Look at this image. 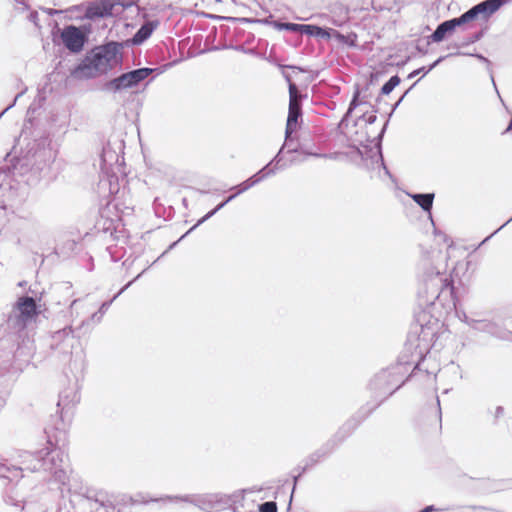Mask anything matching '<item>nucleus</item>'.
Wrapping results in <instances>:
<instances>
[{
  "mask_svg": "<svg viewBox=\"0 0 512 512\" xmlns=\"http://www.w3.org/2000/svg\"><path fill=\"white\" fill-rule=\"evenodd\" d=\"M141 274H142V273L138 274V275L135 277V279H134L133 281H135V280H137L138 278H140Z\"/></svg>",
  "mask_w": 512,
  "mask_h": 512,
  "instance_id": "52",
  "label": "nucleus"
},
{
  "mask_svg": "<svg viewBox=\"0 0 512 512\" xmlns=\"http://www.w3.org/2000/svg\"><path fill=\"white\" fill-rule=\"evenodd\" d=\"M78 302H79V299H75V300H73V301L71 302L70 308H71V309H73V308L77 305V303H78Z\"/></svg>",
  "mask_w": 512,
  "mask_h": 512,
  "instance_id": "46",
  "label": "nucleus"
},
{
  "mask_svg": "<svg viewBox=\"0 0 512 512\" xmlns=\"http://www.w3.org/2000/svg\"><path fill=\"white\" fill-rule=\"evenodd\" d=\"M302 115L301 107H297L294 102L289 105L288 117L285 130V145L289 146V137L296 130L299 118Z\"/></svg>",
  "mask_w": 512,
  "mask_h": 512,
  "instance_id": "13",
  "label": "nucleus"
},
{
  "mask_svg": "<svg viewBox=\"0 0 512 512\" xmlns=\"http://www.w3.org/2000/svg\"><path fill=\"white\" fill-rule=\"evenodd\" d=\"M19 7H17L21 11H25L29 8L28 4L25 2V0H14Z\"/></svg>",
  "mask_w": 512,
  "mask_h": 512,
  "instance_id": "35",
  "label": "nucleus"
},
{
  "mask_svg": "<svg viewBox=\"0 0 512 512\" xmlns=\"http://www.w3.org/2000/svg\"><path fill=\"white\" fill-rule=\"evenodd\" d=\"M99 315H100L99 311H98V312L93 313V314H92V316H91V321L96 322V323H99V322H100V321H98V317H99Z\"/></svg>",
  "mask_w": 512,
  "mask_h": 512,
  "instance_id": "44",
  "label": "nucleus"
},
{
  "mask_svg": "<svg viewBox=\"0 0 512 512\" xmlns=\"http://www.w3.org/2000/svg\"><path fill=\"white\" fill-rule=\"evenodd\" d=\"M349 38H350V36H346V38H343L342 43H347V39H349Z\"/></svg>",
  "mask_w": 512,
  "mask_h": 512,
  "instance_id": "49",
  "label": "nucleus"
},
{
  "mask_svg": "<svg viewBox=\"0 0 512 512\" xmlns=\"http://www.w3.org/2000/svg\"><path fill=\"white\" fill-rule=\"evenodd\" d=\"M375 120H376V116L375 115H371V116L368 117L367 122L369 124H372V123L375 122Z\"/></svg>",
  "mask_w": 512,
  "mask_h": 512,
  "instance_id": "45",
  "label": "nucleus"
},
{
  "mask_svg": "<svg viewBox=\"0 0 512 512\" xmlns=\"http://www.w3.org/2000/svg\"><path fill=\"white\" fill-rule=\"evenodd\" d=\"M482 37V32L471 35V41L477 42Z\"/></svg>",
  "mask_w": 512,
  "mask_h": 512,
  "instance_id": "41",
  "label": "nucleus"
},
{
  "mask_svg": "<svg viewBox=\"0 0 512 512\" xmlns=\"http://www.w3.org/2000/svg\"><path fill=\"white\" fill-rule=\"evenodd\" d=\"M505 410L502 406H497L494 411V421L497 422L504 416Z\"/></svg>",
  "mask_w": 512,
  "mask_h": 512,
  "instance_id": "33",
  "label": "nucleus"
},
{
  "mask_svg": "<svg viewBox=\"0 0 512 512\" xmlns=\"http://www.w3.org/2000/svg\"><path fill=\"white\" fill-rule=\"evenodd\" d=\"M474 43L473 41H471V36H469L467 39L463 40L460 44L457 45L458 48L460 47H464V46H467L469 44H472Z\"/></svg>",
  "mask_w": 512,
  "mask_h": 512,
  "instance_id": "37",
  "label": "nucleus"
},
{
  "mask_svg": "<svg viewBox=\"0 0 512 512\" xmlns=\"http://www.w3.org/2000/svg\"><path fill=\"white\" fill-rule=\"evenodd\" d=\"M301 100H302V95L299 92L297 86L294 83L290 82L289 83V105H292V102H294V104L297 107H301Z\"/></svg>",
  "mask_w": 512,
  "mask_h": 512,
  "instance_id": "22",
  "label": "nucleus"
},
{
  "mask_svg": "<svg viewBox=\"0 0 512 512\" xmlns=\"http://www.w3.org/2000/svg\"><path fill=\"white\" fill-rule=\"evenodd\" d=\"M154 72L152 68H138L122 73L103 84L102 90L109 93H119L137 87L142 81Z\"/></svg>",
  "mask_w": 512,
  "mask_h": 512,
  "instance_id": "7",
  "label": "nucleus"
},
{
  "mask_svg": "<svg viewBox=\"0 0 512 512\" xmlns=\"http://www.w3.org/2000/svg\"><path fill=\"white\" fill-rule=\"evenodd\" d=\"M452 282L439 268L428 264L425 266L418 289V298L423 306H431L441 295H453Z\"/></svg>",
  "mask_w": 512,
  "mask_h": 512,
  "instance_id": "3",
  "label": "nucleus"
},
{
  "mask_svg": "<svg viewBox=\"0 0 512 512\" xmlns=\"http://www.w3.org/2000/svg\"><path fill=\"white\" fill-rule=\"evenodd\" d=\"M26 284H27L26 281H21V282L18 283V286L24 287V286H26Z\"/></svg>",
  "mask_w": 512,
  "mask_h": 512,
  "instance_id": "48",
  "label": "nucleus"
},
{
  "mask_svg": "<svg viewBox=\"0 0 512 512\" xmlns=\"http://www.w3.org/2000/svg\"><path fill=\"white\" fill-rule=\"evenodd\" d=\"M259 512H277V505L273 501L264 502L259 506Z\"/></svg>",
  "mask_w": 512,
  "mask_h": 512,
  "instance_id": "28",
  "label": "nucleus"
},
{
  "mask_svg": "<svg viewBox=\"0 0 512 512\" xmlns=\"http://www.w3.org/2000/svg\"><path fill=\"white\" fill-rule=\"evenodd\" d=\"M122 61L120 47L111 42L95 48L92 53L72 71L76 79H91L108 73Z\"/></svg>",
  "mask_w": 512,
  "mask_h": 512,
  "instance_id": "2",
  "label": "nucleus"
},
{
  "mask_svg": "<svg viewBox=\"0 0 512 512\" xmlns=\"http://www.w3.org/2000/svg\"><path fill=\"white\" fill-rule=\"evenodd\" d=\"M61 39L64 46L73 53H78L83 49L86 41L85 34L80 28L69 25L66 26L61 32Z\"/></svg>",
  "mask_w": 512,
  "mask_h": 512,
  "instance_id": "10",
  "label": "nucleus"
},
{
  "mask_svg": "<svg viewBox=\"0 0 512 512\" xmlns=\"http://www.w3.org/2000/svg\"><path fill=\"white\" fill-rule=\"evenodd\" d=\"M445 57H440L438 58L435 62H433L428 68H425V67H421L419 69H416L414 71H412L409 75H408V78L409 79H412L414 77H416L417 75H419L420 73H423V75H426L428 74L433 68H435L440 62H442L444 60Z\"/></svg>",
  "mask_w": 512,
  "mask_h": 512,
  "instance_id": "24",
  "label": "nucleus"
},
{
  "mask_svg": "<svg viewBox=\"0 0 512 512\" xmlns=\"http://www.w3.org/2000/svg\"><path fill=\"white\" fill-rule=\"evenodd\" d=\"M302 34L320 38H330L331 29H325L316 25L304 24Z\"/></svg>",
  "mask_w": 512,
  "mask_h": 512,
  "instance_id": "16",
  "label": "nucleus"
},
{
  "mask_svg": "<svg viewBox=\"0 0 512 512\" xmlns=\"http://www.w3.org/2000/svg\"><path fill=\"white\" fill-rule=\"evenodd\" d=\"M303 25L304 24H296V23H289V22L276 23V27L280 30L299 32L301 34H302V30H303Z\"/></svg>",
  "mask_w": 512,
  "mask_h": 512,
  "instance_id": "26",
  "label": "nucleus"
},
{
  "mask_svg": "<svg viewBox=\"0 0 512 512\" xmlns=\"http://www.w3.org/2000/svg\"><path fill=\"white\" fill-rule=\"evenodd\" d=\"M73 329L71 326H66L62 329L55 331L52 335L53 344L59 346L66 338L72 337Z\"/></svg>",
  "mask_w": 512,
  "mask_h": 512,
  "instance_id": "20",
  "label": "nucleus"
},
{
  "mask_svg": "<svg viewBox=\"0 0 512 512\" xmlns=\"http://www.w3.org/2000/svg\"><path fill=\"white\" fill-rule=\"evenodd\" d=\"M275 172H276V167H271V163H268L265 167H263L255 175H253L249 179L245 180L240 185L233 187L232 189H237L236 193H234L233 195H236V197H237L238 195H240L241 193L250 189L257 183L261 182L266 177L275 174Z\"/></svg>",
  "mask_w": 512,
  "mask_h": 512,
  "instance_id": "11",
  "label": "nucleus"
},
{
  "mask_svg": "<svg viewBox=\"0 0 512 512\" xmlns=\"http://www.w3.org/2000/svg\"><path fill=\"white\" fill-rule=\"evenodd\" d=\"M22 94H23V92H20V93H18V94L15 96V98H14L13 102H12L8 107H6V108H5V109L0 113V118H1V117H2V116H3V115H4V114L9 110V109H11V108L15 105L16 101L19 99V97H21V96H22Z\"/></svg>",
  "mask_w": 512,
  "mask_h": 512,
  "instance_id": "34",
  "label": "nucleus"
},
{
  "mask_svg": "<svg viewBox=\"0 0 512 512\" xmlns=\"http://www.w3.org/2000/svg\"><path fill=\"white\" fill-rule=\"evenodd\" d=\"M471 56H474L476 57L477 59H479L480 61L482 62H485L487 64H490L489 60L487 58H485L483 55L481 54H471Z\"/></svg>",
  "mask_w": 512,
  "mask_h": 512,
  "instance_id": "40",
  "label": "nucleus"
},
{
  "mask_svg": "<svg viewBox=\"0 0 512 512\" xmlns=\"http://www.w3.org/2000/svg\"><path fill=\"white\" fill-rule=\"evenodd\" d=\"M34 156L35 157L43 156L44 160L48 161V162L53 159V153H52L51 149H45V148H43V150L40 152H35Z\"/></svg>",
  "mask_w": 512,
  "mask_h": 512,
  "instance_id": "30",
  "label": "nucleus"
},
{
  "mask_svg": "<svg viewBox=\"0 0 512 512\" xmlns=\"http://www.w3.org/2000/svg\"><path fill=\"white\" fill-rule=\"evenodd\" d=\"M474 43L473 41H471V36H469L467 39L463 40L460 44L457 45L458 48L460 47H464V46H467L469 44H472Z\"/></svg>",
  "mask_w": 512,
  "mask_h": 512,
  "instance_id": "38",
  "label": "nucleus"
},
{
  "mask_svg": "<svg viewBox=\"0 0 512 512\" xmlns=\"http://www.w3.org/2000/svg\"><path fill=\"white\" fill-rule=\"evenodd\" d=\"M346 44L354 45L353 41H350V39H347V43Z\"/></svg>",
  "mask_w": 512,
  "mask_h": 512,
  "instance_id": "50",
  "label": "nucleus"
},
{
  "mask_svg": "<svg viewBox=\"0 0 512 512\" xmlns=\"http://www.w3.org/2000/svg\"><path fill=\"white\" fill-rule=\"evenodd\" d=\"M464 321L466 322V324L468 326H470L474 330L479 331L482 320L471 319V318H468L467 316H465Z\"/></svg>",
  "mask_w": 512,
  "mask_h": 512,
  "instance_id": "31",
  "label": "nucleus"
},
{
  "mask_svg": "<svg viewBox=\"0 0 512 512\" xmlns=\"http://www.w3.org/2000/svg\"><path fill=\"white\" fill-rule=\"evenodd\" d=\"M510 221H512V217L505 223L503 224L499 229H497L495 232H493L491 235H489L488 237H486L482 243H485L487 242L494 234H496L500 229H502L507 223H509Z\"/></svg>",
  "mask_w": 512,
  "mask_h": 512,
  "instance_id": "39",
  "label": "nucleus"
},
{
  "mask_svg": "<svg viewBox=\"0 0 512 512\" xmlns=\"http://www.w3.org/2000/svg\"><path fill=\"white\" fill-rule=\"evenodd\" d=\"M156 27H157L156 22L149 21V22L144 23L139 28V30L134 34V36L132 38V43L134 45L142 44L144 41H146L151 36V34L153 33V31Z\"/></svg>",
  "mask_w": 512,
  "mask_h": 512,
  "instance_id": "14",
  "label": "nucleus"
},
{
  "mask_svg": "<svg viewBox=\"0 0 512 512\" xmlns=\"http://www.w3.org/2000/svg\"><path fill=\"white\" fill-rule=\"evenodd\" d=\"M133 281H130L127 285H125L110 301H106V302H103L99 308V317H98V321H101L103 315L105 314V312L108 310V308L110 307V305L112 304V302L128 287L132 284Z\"/></svg>",
  "mask_w": 512,
  "mask_h": 512,
  "instance_id": "25",
  "label": "nucleus"
},
{
  "mask_svg": "<svg viewBox=\"0 0 512 512\" xmlns=\"http://www.w3.org/2000/svg\"><path fill=\"white\" fill-rule=\"evenodd\" d=\"M358 95H359V93L356 92L355 95L353 96V99L350 102V105H349L348 111L345 114V117H348L351 114V112L359 105Z\"/></svg>",
  "mask_w": 512,
  "mask_h": 512,
  "instance_id": "32",
  "label": "nucleus"
},
{
  "mask_svg": "<svg viewBox=\"0 0 512 512\" xmlns=\"http://www.w3.org/2000/svg\"><path fill=\"white\" fill-rule=\"evenodd\" d=\"M183 501L190 503L198 507L204 512H219L226 509L231 503V497L224 493H203V494H192L184 496H163L160 498L145 499L142 498V503L149 502H173Z\"/></svg>",
  "mask_w": 512,
  "mask_h": 512,
  "instance_id": "5",
  "label": "nucleus"
},
{
  "mask_svg": "<svg viewBox=\"0 0 512 512\" xmlns=\"http://www.w3.org/2000/svg\"><path fill=\"white\" fill-rule=\"evenodd\" d=\"M90 17H102L105 14H108V10L106 8H101L99 6L90 7L87 11Z\"/></svg>",
  "mask_w": 512,
  "mask_h": 512,
  "instance_id": "27",
  "label": "nucleus"
},
{
  "mask_svg": "<svg viewBox=\"0 0 512 512\" xmlns=\"http://www.w3.org/2000/svg\"><path fill=\"white\" fill-rule=\"evenodd\" d=\"M4 500L9 505L19 506L21 509H24V505H21L23 501L21 499H16L13 495L7 494Z\"/></svg>",
  "mask_w": 512,
  "mask_h": 512,
  "instance_id": "29",
  "label": "nucleus"
},
{
  "mask_svg": "<svg viewBox=\"0 0 512 512\" xmlns=\"http://www.w3.org/2000/svg\"><path fill=\"white\" fill-rule=\"evenodd\" d=\"M285 148H287V152H289V153L297 151V145L294 143L291 136L289 137V146H286L284 143L283 146L281 147V149L279 150V152L277 153V155L269 162V163H271V165L273 163H275L274 167H276V170L278 169V164L282 160L281 154Z\"/></svg>",
  "mask_w": 512,
  "mask_h": 512,
  "instance_id": "21",
  "label": "nucleus"
},
{
  "mask_svg": "<svg viewBox=\"0 0 512 512\" xmlns=\"http://www.w3.org/2000/svg\"><path fill=\"white\" fill-rule=\"evenodd\" d=\"M435 335V331L430 327L421 326L420 333L417 336H409L406 349L414 347V353L412 356L417 361L415 368L419 367L420 361L423 360L425 355L431 349Z\"/></svg>",
  "mask_w": 512,
  "mask_h": 512,
  "instance_id": "9",
  "label": "nucleus"
},
{
  "mask_svg": "<svg viewBox=\"0 0 512 512\" xmlns=\"http://www.w3.org/2000/svg\"><path fill=\"white\" fill-rule=\"evenodd\" d=\"M400 78L397 75L392 76L381 88V93L383 95L390 94L393 89L399 85Z\"/></svg>",
  "mask_w": 512,
  "mask_h": 512,
  "instance_id": "23",
  "label": "nucleus"
},
{
  "mask_svg": "<svg viewBox=\"0 0 512 512\" xmlns=\"http://www.w3.org/2000/svg\"><path fill=\"white\" fill-rule=\"evenodd\" d=\"M328 445L320 448L319 450L312 453L306 460V464L303 467L302 471L304 472L307 468L315 465L318 463L321 459L325 458L330 453V448L327 447Z\"/></svg>",
  "mask_w": 512,
  "mask_h": 512,
  "instance_id": "18",
  "label": "nucleus"
},
{
  "mask_svg": "<svg viewBox=\"0 0 512 512\" xmlns=\"http://www.w3.org/2000/svg\"><path fill=\"white\" fill-rule=\"evenodd\" d=\"M299 476H300V474H299L298 476L294 477V483H295V484H296V482H297V480H298Z\"/></svg>",
  "mask_w": 512,
  "mask_h": 512,
  "instance_id": "51",
  "label": "nucleus"
},
{
  "mask_svg": "<svg viewBox=\"0 0 512 512\" xmlns=\"http://www.w3.org/2000/svg\"><path fill=\"white\" fill-rule=\"evenodd\" d=\"M400 369V366H396L378 373L370 382L371 389L384 398L393 394L404 383Z\"/></svg>",
  "mask_w": 512,
  "mask_h": 512,
  "instance_id": "8",
  "label": "nucleus"
},
{
  "mask_svg": "<svg viewBox=\"0 0 512 512\" xmlns=\"http://www.w3.org/2000/svg\"><path fill=\"white\" fill-rule=\"evenodd\" d=\"M236 197V195H230L225 201L221 202L220 204H218L213 210H211L210 212H208L205 216H203L200 220H198V222L192 227L190 228L181 238H184L187 234H189L191 231H193L196 227H198L199 225H201L202 223H204L205 221H207L209 218H211L215 213H217L220 209H222L227 203H229L230 201H232L234 198Z\"/></svg>",
  "mask_w": 512,
  "mask_h": 512,
  "instance_id": "17",
  "label": "nucleus"
},
{
  "mask_svg": "<svg viewBox=\"0 0 512 512\" xmlns=\"http://www.w3.org/2000/svg\"><path fill=\"white\" fill-rule=\"evenodd\" d=\"M331 35L335 36V37H336L340 42H342V41H343V38H346V36H345V35H343V34L339 33V32H338V31H336V30H333V29H331Z\"/></svg>",
  "mask_w": 512,
  "mask_h": 512,
  "instance_id": "36",
  "label": "nucleus"
},
{
  "mask_svg": "<svg viewBox=\"0 0 512 512\" xmlns=\"http://www.w3.org/2000/svg\"><path fill=\"white\" fill-rule=\"evenodd\" d=\"M29 19H30V21H32L33 23L37 24V23H36V21H37V19H38V14H37V12H32V13H30V15H29Z\"/></svg>",
  "mask_w": 512,
  "mask_h": 512,
  "instance_id": "42",
  "label": "nucleus"
},
{
  "mask_svg": "<svg viewBox=\"0 0 512 512\" xmlns=\"http://www.w3.org/2000/svg\"><path fill=\"white\" fill-rule=\"evenodd\" d=\"M39 313L36 300L33 297L21 296L13 305L8 316V328L14 332H21L36 321Z\"/></svg>",
  "mask_w": 512,
  "mask_h": 512,
  "instance_id": "6",
  "label": "nucleus"
},
{
  "mask_svg": "<svg viewBox=\"0 0 512 512\" xmlns=\"http://www.w3.org/2000/svg\"><path fill=\"white\" fill-rule=\"evenodd\" d=\"M76 393L74 390L72 389H68V390H64L60 393L59 395V400H58V406L62 407V409H66L70 406V404H74L75 400H76Z\"/></svg>",
  "mask_w": 512,
  "mask_h": 512,
  "instance_id": "19",
  "label": "nucleus"
},
{
  "mask_svg": "<svg viewBox=\"0 0 512 512\" xmlns=\"http://www.w3.org/2000/svg\"><path fill=\"white\" fill-rule=\"evenodd\" d=\"M479 331L488 333L501 340L512 341V331L501 327L493 321L482 320Z\"/></svg>",
  "mask_w": 512,
  "mask_h": 512,
  "instance_id": "12",
  "label": "nucleus"
},
{
  "mask_svg": "<svg viewBox=\"0 0 512 512\" xmlns=\"http://www.w3.org/2000/svg\"><path fill=\"white\" fill-rule=\"evenodd\" d=\"M410 197L417 203L425 212H430L433 206L434 194L433 193H418L411 194Z\"/></svg>",
  "mask_w": 512,
  "mask_h": 512,
  "instance_id": "15",
  "label": "nucleus"
},
{
  "mask_svg": "<svg viewBox=\"0 0 512 512\" xmlns=\"http://www.w3.org/2000/svg\"><path fill=\"white\" fill-rule=\"evenodd\" d=\"M435 510H437V509L433 505H430V506L425 507L424 509H422L419 512H432V511H435Z\"/></svg>",
  "mask_w": 512,
  "mask_h": 512,
  "instance_id": "43",
  "label": "nucleus"
},
{
  "mask_svg": "<svg viewBox=\"0 0 512 512\" xmlns=\"http://www.w3.org/2000/svg\"><path fill=\"white\" fill-rule=\"evenodd\" d=\"M509 0H485L470 8L458 18H453L440 23L435 31L431 34L430 39L433 42H441L445 36L453 32L456 27L468 23L478 16L488 19L494 14L502 5Z\"/></svg>",
  "mask_w": 512,
  "mask_h": 512,
  "instance_id": "4",
  "label": "nucleus"
},
{
  "mask_svg": "<svg viewBox=\"0 0 512 512\" xmlns=\"http://www.w3.org/2000/svg\"><path fill=\"white\" fill-rule=\"evenodd\" d=\"M176 244H177V242L172 243V245L170 246V248H173Z\"/></svg>",
  "mask_w": 512,
  "mask_h": 512,
  "instance_id": "53",
  "label": "nucleus"
},
{
  "mask_svg": "<svg viewBox=\"0 0 512 512\" xmlns=\"http://www.w3.org/2000/svg\"><path fill=\"white\" fill-rule=\"evenodd\" d=\"M309 155H313V156H316V157H326V155H323V154H313V153H309Z\"/></svg>",
  "mask_w": 512,
  "mask_h": 512,
  "instance_id": "47",
  "label": "nucleus"
},
{
  "mask_svg": "<svg viewBox=\"0 0 512 512\" xmlns=\"http://www.w3.org/2000/svg\"><path fill=\"white\" fill-rule=\"evenodd\" d=\"M47 472L60 484L68 480L69 464L64 453L53 447L50 441L46 446L35 452L24 451L18 455L17 465L0 467V477L9 481L23 477V472Z\"/></svg>",
  "mask_w": 512,
  "mask_h": 512,
  "instance_id": "1",
  "label": "nucleus"
}]
</instances>
